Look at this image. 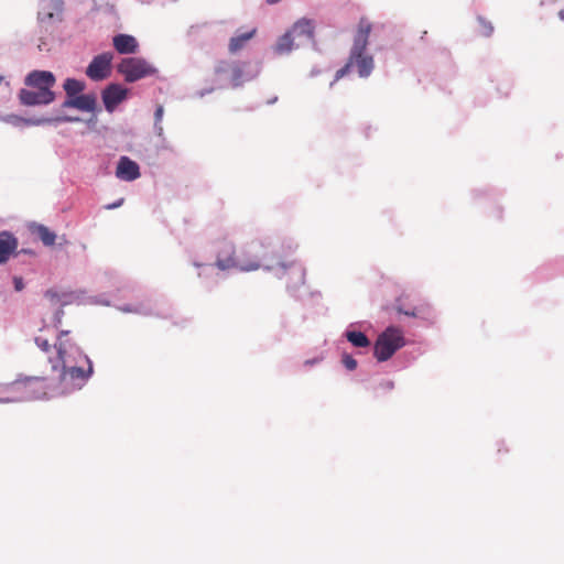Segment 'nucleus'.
<instances>
[{
  "label": "nucleus",
  "instance_id": "obj_19",
  "mask_svg": "<svg viewBox=\"0 0 564 564\" xmlns=\"http://www.w3.org/2000/svg\"><path fill=\"white\" fill-rule=\"evenodd\" d=\"M65 107H73L83 111H93L96 107V98L93 95H77L64 102Z\"/></svg>",
  "mask_w": 564,
  "mask_h": 564
},
{
  "label": "nucleus",
  "instance_id": "obj_7",
  "mask_svg": "<svg viewBox=\"0 0 564 564\" xmlns=\"http://www.w3.org/2000/svg\"><path fill=\"white\" fill-rule=\"evenodd\" d=\"M112 58L113 55L110 52L95 56L86 69V75L97 82L106 79L111 72Z\"/></svg>",
  "mask_w": 564,
  "mask_h": 564
},
{
  "label": "nucleus",
  "instance_id": "obj_31",
  "mask_svg": "<svg viewBox=\"0 0 564 564\" xmlns=\"http://www.w3.org/2000/svg\"><path fill=\"white\" fill-rule=\"evenodd\" d=\"M14 288L17 291H21L24 288L23 281L21 278H14Z\"/></svg>",
  "mask_w": 564,
  "mask_h": 564
},
{
  "label": "nucleus",
  "instance_id": "obj_23",
  "mask_svg": "<svg viewBox=\"0 0 564 564\" xmlns=\"http://www.w3.org/2000/svg\"><path fill=\"white\" fill-rule=\"evenodd\" d=\"M84 88V83L74 78H67L64 83V89L70 99L82 93Z\"/></svg>",
  "mask_w": 564,
  "mask_h": 564
},
{
  "label": "nucleus",
  "instance_id": "obj_33",
  "mask_svg": "<svg viewBox=\"0 0 564 564\" xmlns=\"http://www.w3.org/2000/svg\"><path fill=\"white\" fill-rule=\"evenodd\" d=\"M399 312L403 313V314H405L408 316H413V317L419 316V314L415 312V310H413V311H402L401 308H399Z\"/></svg>",
  "mask_w": 564,
  "mask_h": 564
},
{
  "label": "nucleus",
  "instance_id": "obj_2",
  "mask_svg": "<svg viewBox=\"0 0 564 564\" xmlns=\"http://www.w3.org/2000/svg\"><path fill=\"white\" fill-rule=\"evenodd\" d=\"M236 250L232 243L221 242L217 252L215 265L221 270H239V271H256L260 269V261L257 257L253 259L237 258Z\"/></svg>",
  "mask_w": 564,
  "mask_h": 564
},
{
  "label": "nucleus",
  "instance_id": "obj_34",
  "mask_svg": "<svg viewBox=\"0 0 564 564\" xmlns=\"http://www.w3.org/2000/svg\"><path fill=\"white\" fill-rule=\"evenodd\" d=\"M122 202H123V198H121L118 203H113V204L107 206V208L108 209L116 208V207L120 206L122 204Z\"/></svg>",
  "mask_w": 564,
  "mask_h": 564
},
{
  "label": "nucleus",
  "instance_id": "obj_13",
  "mask_svg": "<svg viewBox=\"0 0 564 564\" xmlns=\"http://www.w3.org/2000/svg\"><path fill=\"white\" fill-rule=\"evenodd\" d=\"M128 89L119 84H110L102 91V101L107 111L112 112L127 97Z\"/></svg>",
  "mask_w": 564,
  "mask_h": 564
},
{
  "label": "nucleus",
  "instance_id": "obj_3",
  "mask_svg": "<svg viewBox=\"0 0 564 564\" xmlns=\"http://www.w3.org/2000/svg\"><path fill=\"white\" fill-rule=\"evenodd\" d=\"M404 345L403 332L398 327L391 326L378 336L373 347V355L378 361H386Z\"/></svg>",
  "mask_w": 564,
  "mask_h": 564
},
{
  "label": "nucleus",
  "instance_id": "obj_32",
  "mask_svg": "<svg viewBox=\"0 0 564 564\" xmlns=\"http://www.w3.org/2000/svg\"><path fill=\"white\" fill-rule=\"evenodd\" d=\"M63 314H64L63 310H58L56 312V315H55V323H56V325L61 324Z\"/></svg>",
  "mask_w": 564,
  "mask_h": 564
},
{
  "label": "nucleus",
  "instance_id": "obj_15",
  "mask_svg": "<svg viewBox=\"0 0 564 564\" xmlns=\"http://www.w3.org/2000/svg\"><path fill=\"white\" fill-rule=\"evenodd\" d=\"M372 25L367 18H361L358 23V29L355 35L351 52L354 55L365 53L368 45V37L371 32Z\"/></svg>",
  "mask_w": 564,
  "mask_h": 564
},
{
  "label": "nucleus",
  "instance_id": "obj_21",
  "mask_svg": "<svg viewBox=\"0 0 564 564\" xmlns=\"http://www.w3.org/2000/svg\"><path fill=\"white\" fill-rule=\"evenodd\" d=\"M294 47H296V41L290 32H286L279 39L275 45V52L279 54H285L291 52Z\"/></svg>",
  "mask_w": 564,
  "mask_h": 564
},
{
  "label": "nucleus",
  "instance_id": "obj_26",
  "mask_svg": "<svg viewBox=\"0 0 564 564\" xmlns=\"http://www.w3.org/2000/svg\"><path fill=\"white\" fill-rule=\"evenodd\" d=\"M341 361H343V365L350 371H352L357 368L356 359L349 354H344Z\"/></svg>",
  "mask_w": 564,
  "mask_h": 564
},
{
  "label": "nucleus",
  "instance_id": "obj_27",
  "mask_svg": "<svg viewBox=\"0 0 564 564\" xmlns=\"http://www.w3.org/2000/svg\"><path fill=\"white\" fill-rule=\"evenodd\" d=\"M163 112H164L163 107L158 106L154 117H155V127H156L159 135H161L163 132V128H162V126H160V122L162 121V118H163Z\"/></svg>",
  "mask_w": 564,
  "mask_h": 564
},
{
  "label": "nucleus",
  "instance_id": "obj_24",
  "mask_svg": "<svg viewBox=\"0 0 564 564\" xmlns=\"http://www.w3.org/2000/svg\"><path fill=\"white\" fill-rule=\"evenodd\" d=\"M34 231L45 246H53L55 243L56 235L46 226L37 225Z\"/></svg>",
  "mask_w": 564,
  "mask_h": 564
},
{
  "label": "nucleus",
  "instance_id": "obj_22",
  "mask_svg": "<svg viewBox=\"0 0 564 564\" xmlns=\"http://www.w3.org/2000/svg\"><path fill=\"white\" fill-rule=\"evenodd\" d=\"M346 338L355 347L362 348L370 345V340L362 332L348 330L346 332Z\"/></svg>",
  "mask_w": 564,
  "mask_h": 564
},
{
  "label": "nucleus",
  "instance_id": "obj_1",
  "mask_svg": "<svg viewBox=\"0 0 564 564\" xmlns=\"http://www.w3.org/2000/svg\"><path fill=\"white\" fill-rule=\"evenodd\" d=\"M68 330H62L55 344L57 360L62 368L59 375L62 393L80 390L94 373L91 360L68 338Z\"/></svg>",
  "mask_w": 564,
  "mask_h": 564
},
{
  "label": "nucleus",
  "instance_id": "obj_16",
  "mask_svg": "<svg viewBox=\"0 0 564 564\" xmlns=\"http://www.w3.org/2000/svg\"><path fill=\"white\" fill-rule=\"evenodd\" d=\"M116 176L127 182L134 181L140 177V167L128 156H121L116 169Z\"/></svg>",
  "mask_w": 564,
  "mask_h": 564
},
{
  "label": "nucleus",
  "instance_id": "obj_17",
  "mask_svg": "<svg viewBox=\"0 0 564 564\" xmlns=\"http://www.w3.org/2000/svg\"><path fill=\"white\" fill-rule=\"evenodd\" d=\"M18 248L17 238L8 232H0V264L6 263Z\"/></svg>",
  "mask_w": 564,
  "mask_h": 564
},
{
  "label": "nucleus",
  "instance_id": "obj_29",
  "mask_svg": "<svg viewBox=\"0 0 564 564\" xmlns=\"http://www.w3.org/2000/svg\"><path fill=\"white\" fill-rule=\"evenodd\" d=\"M45 297H47L53 304L61 302V295L54 290H47L45 292Z\"/></svg>",
  "mask_w": 564,
  "mask_h": 564
},
{
  "label": "nucleus",
  "instance_id": "obj_11",
  "mask_svg": "<svg viewBox=\"0 0 564 564\" xmlns=\"http://www.w3.org/2000/svg\"><path fill=\"white\" fill-rule=\"evenodd\" d=\"M314 29V22L308 19H301L293 24L292 29L289 32L296 41V47H300L304 43L313 41Z\"/></svg>",
  "mask_w": 564,
  "mask_h": 564
},
{
  "label": "nucleus",
  "instance_id": "obj_9",
  "mask_svg": "<svg viewBox=\"0 0 564 564\" xmlns=\"http://www.w3.org/2000/svg\"><path fill=\"white\" fill-rule=\"evenodd\" d=\"M20 102L24 106L48 105L55 99V94L42 88H22L19 91Z\"/></svg>",
  "mask_w": 564,
  "mask_h": 564
},
{
  "label": "nucleus",
  "instance_id": "obj_39",
  "mask_svg": "<svg viewBox=\"0 0 564 564\" xmlns=\"http://www.w3.org/2000/svg\"><path fill=\"white\" fill-rule=\"evenodd\" d=\"M2 80H3V76H0V84L2 83Z\"/></svg>",
  "mask_w": 564,
  "mask_h": 564
},
{
  "label": "nucleus",
  "instance_id": "obj_36",
  "mask_svg": "<svg viewBox=\"0 0 564 564\" xmlns=\"http://www.w3.org/2000/svg\"><path fill=\"white\" fill-rule=\"evenodd\" d=\"M281 0H267V3L269 4H275L278 2H280Z\"/></svg>",
  "mask_w": 564,
  "mask_h": 564
},
{
  "label": "nucleus",
  "instance_id": "obj_14",
  "mask_svg": "<svg viewBox=\"0 0 564 564\" xmlns=\"http://www.w3.org/2000/svg\"><path fill=\"white\" fill-rule=\"evenodd\" d=\"M254 257H257L260 261V268L262 265H264V268L267 270H274L275 267L274 264L270 263L268 257H267V252H265V247L263 243H251L249 246H246L243 247L239 253H238V257L237 258H245V259H253Z\"/></svg>",
  "mask_w": 564,
  "mask_h": 564
},
{
  "label": "nucleus",
  "instance_id": "obj_35",
  "mask_svg": "<svg viewBox=\"0 0 564 564\" xmlns=\"http://www.w3.org/2000/svg\"><path fill=\"white\" fill-rule=\"evenodd\" d=\"M42 14H43V15H44V18H46V19H52V18H53V15H54V13H53L52 11H47V12L43 11V12H42Z\"/></svg>",
  "mask_w": 564,
  "mask_h": 564
},
{
  "label": "nucleus",
  "instance_id": "obj_28",
  "mask_svg": "<svg viewBox=\"0 0 564 564\" xmlns=\"http://www.w3.org/2000/svg\"><path fill=\"white\" fill-rule=\"evenodd\" d=\"M35 344L44 352H48L50 349H51V345H50L48 340L46 338L41 337V336H37L35 338Z\"/></svg>",
  "mask_w": 564,
  "mask_h": 564
},
{
  "label": "nucleus",
  "instance_id": "obj_8",
  "mask_svg": "<svg viewBox=\"0 0 564 564\" xmlns=\"http://www.w3.org/2000/svg\"><path fill=\"white\" fill-rule=\"evenodd\" d=\"M350 67H356L360 77H367L373 69V59L371 56L365 55V53H359L356 56L354 53H350L347 64L337 70L336 79L346 75Z\"/></svg>",
  "mask_w": 564,
  "mask_h": 564
},
{
  "label": "nucleus",
  "instance_id": "obj_4",
  "mask_svg": "<svg viewBox=\"0 0 564 564\" xmlns=\"http://www.w3.org/2000/svg\"><path fill=\"white\" fill-rule=\"evenodd\" d=\"M118 72L126 82L133 83L155 72V69L143 58L127 57L118 65Z\"/></svg>",
  "mask_w": 564,
  "mask_h": 564
},
{
  "label": "nucleus",
  "instance_id": "obj_10",
  "mask_svg": "<svg viewBox=\"0 0 564 564\" xmlns=\"http://www.w3.org/2000/svg\"><path fill=\"white\" fill-rule=\"evenodd\" d=\"M4 386L0 384V393L3 392ZM7 388L14 392H22L25 394H32L33 397H41L39 390L45 388V380L42 378H26L24 380H18L9 384Z\"/></svg>",
  "mask_w": 564,
  "mask_h": 564
},
{
  "label": "nucleus",
  "instance_id": "obj_37",
  "mask_svg": "<svg viewBox=\"0 0 564 564\" xmlns=\"http://www.w3.org/2000/svg\"><path fill=\"white\" fill-rule=\"evenodd\" d=\"M558 17L564 21V9L558 12Z\"/></svg>",
  "mask_w": 564,
  "mask_h": 564
},
{
  "label": "nucleus",
  "instance_id": "obj_18",
  "mask_svg": "<svg viewBox=\"0 0 564 564\" xmlns=\"http://www.w3.org/2000/svg\"><path fill=\"white\" fill-rule=\"evenodd\" d=\"M112 44L119 54H133L139 47L135 37L129 34H118L113 36Z\"/></svg>",
  "mask_w": 564,
  "mask_h": 564
},
{
  "label": "nucleus",
  "instance_id": "obj_38",
  "mask_svg": "<svg viewBox=\"0 0 564 564\" xmlns=\"http://www.w3.org/2000/svg\"><path fill=\"white\" fill-rule=\"evenodd\" d=\"M50 361L53 364V369H57L58 368V365L57 364H54V361L50 358Z\"/></svg>",
  "mask_w": 564,
  "mask_h": 564
},
{
  "label": "nucleus",
  "instance_id": "obj_20",
  "mask_svg": "<svg viewBox=\"0 0 564 564\" xmlns=\"http://www.w3.org/2000/svg\"><path fill=\"white\" fill-rule=\"evenodd\" d=\"M256 32H257V30L252 29L249 32L232 36L230 39L229 45H228L229 52L231 54H236L237 52L242 50L246 46L247 42L250 41L254 36Z\"/></svg>",
  "mask_w": 564,
  "mask_h": 564
},
{
  "label": "nucleus",
  "instance_id": "obj_25",
  "mask_svg": "<svg viewBox=\"0 0 564 564\" xmlns=\"http://www.w3.org/2000/svg\"><path fill=\"white\" fill-rule=\"evenodd\" d=\"M478 26H479V33L482 36H490L494 32V26L491 22L487 21L485 18H478Z\"/></svg>",
  "mask_w": 564,
  "mask_h": 564
},
{
  "label": "nucleus",
  "instance_id": "obj_6",
  "mask_svg": "<svg viewBox=\"0 0 564 564\" xmlns=\"http://www.w3.org/2000/svg\"><path fill=\"white\" fill-rule=\"evenodd\" d=\"M215 75L227 78L232 87H238L243 82V68L239 62L219 61L215 66Z\"/></svg>",
  "mask_w": 564,
  "mask_h": 564
},
{
  "label": "nucleus",
  "instance_id": "obj_30",
  "mask_svg": "<svg viewBox=\"0 0 564 564\" xmlns=\"http://www.w3.org/2000/svg\"><path fill=\"white\" fill-rule=\"evenodd\" d=\"M47 7L56 10L57 12H61L63 9V1L62 0H48Z\"/></svg>",
  "mask_w": 564,
  "mask_h": 564
},
{
  "label": "nucleus",
  "instance_id": "obj_12",
  "mask_svg": "<svg viewBox=\"0 0 564 564\" xmlns=\"http://www.w3.org/2000/svg\"><path fill=\"white\" fill-rule=\"evenodd\" d=\"M56 78L52 72L48 70H32L24 79L25 86L30 88H42L52 90L55 85Z\"/></svg>",
  "mask_w": 564,
  "mask_h": 564
},
{
  "label": "nucleus",
  "instance_id": "obj_5",
  "mask_svg": "<svg viewBox=\"0 0 564 564\" xmlns=\"http://www.w3.org/2000/svg\"><path fill=\"white\" fill-rule=\"evenodd\" d=\"M278 268L280 270L276 273L278 278L285 280L289 289H296L305 283V270L300 263L295 261L288 264L279 262Z\"/></svg>",
  "mask_w": 564,
  "mask_h": 564
}]
</instances>
